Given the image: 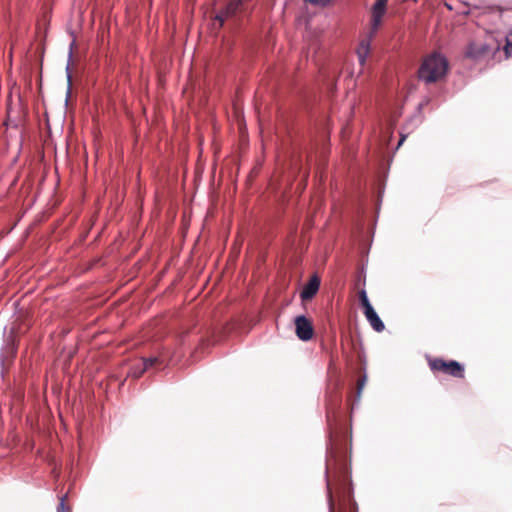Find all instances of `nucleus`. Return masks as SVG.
Listing matches in <instances>:
<instances>
[{
    "label": "nucleus",
    "instance_id": "obj_17",
    "mask_svg": "<svg viewBox=\"0 0 512 512\" xmlns=\"http://www.w3.org/2000/svg\"><path fill=\"white\" fill-rule=\"evenodd\" d=\"M332 502L331 496L329 495V503ZM332 510V504H330V511Z\"/></svg>",
    "mask_w": 512,
    "mask_h": 512
},
{
    "label": "nucleus",
    "instance_id": "obj_4",
    "mask_svg": "<svg viewBox=\"0 0 512 512\" xmlns=\"http://www.w3.org/2000/svg\"><path fill=\"white\" fill-rule=\"evenodd\" d=\"M432 370H440L454 377H463V367L456 361L445 362L440 359H436L430 362Z\"/></svg>",
    "mask_w": 512,
    "mask_h": 512
},
{
    "label": "nucleus",
    "instance_id": "obj_11",
    "mask_svg": "<svg viewBox=\"0 0 512 512\" xmlns=\"http://www.w3.org/2000/svg\"><path fill=\"white\" fill-rule=\"evenodd\" d=\"M359 299H360V302H361V305L363 306L364 308V311H367L368 309H371L373 308L369 299H368V296H367V293L365 290H361L359 292Z\"/></svg>",
    "mask_w": 512,
    "mask_h": 512
},
{
    "label": "nucleus",
    "instance_id": "obj_10",
    "mask_svg": "<svg viewBox=\"0 0 512 512\" xmlns=\"http://www.w3.org/2000/svg\"><path fill=\"white\" fill-rule=\"evenodd\" d=\"M159 361L160 360L158 357L142 358L140 360V365L143 366L145 370H148L152 366H154L156 363H158Z\"/></svg>",
    "mask_w": 512,
    "mask_h": 512
},
{
    "label": "nucleus",
    "instance_id": "obj_14",
    "mask_svg": "<svg viewBox=\"0 0 512 512\" xmlns=\"http://www.w3.org/2000/svg\"><path fill=\"white\" fill-rule=\"evenodd\" d=\"M505 53L508 57L512 56V41H510L509 39H507V43L505 46Z\"/></svg>",
    "mask_w": 512,
    "mask_h": 512
},
{
    "label": "nucleus",
    "instance_id": "obj_16",
    "mask_svg": "<svg viewBox=\"0 0 512 512\" xmlns=\"http://www.w3.org/2000/svg\"><path fill=\"white\" fill-rule=\"evenodd\" d=\"M405 138H406V136L401 134V138H400V141L398 143V147L402 145V143L404 142Z\"/></svg>",
    "mask_w": 512,
    "mask_h": 512
},
{
    "label": "nucleus",
    "instance_id": "obj_5",
    "mask_svg": "<svg viewBox=\"0 0 512 512\" xmlns=\"http://www.w3.org/2000/svg\"><path fill=\"white\" fill-rule=\"evenodd\" d=\"M294 322L295 332L300 340L308 341L313 337L312 323L304 315L297 316Z\"/></svg>",
    "mask_w": 512,
    "mask_h": 512
},
{
    "label": "nucleus",
    "instance_id": "obj_7",
    "mask_svg": "<svg viewBox=\"0 0 512 512\" xmlns=\"http://www.w3.org/2000/svg\"><path fill=\"white\" fill-rule=\"evenodd\" d=\"M319 286L320 280L316 276H313L301 291V299L310 300L313 298V296L317 293Z\"/></svg>",
    "mask_w": 512,
    "mask_h": 512
},
{
    "label": "nucleus",
    "instance_id": "obj_12",
    "mask_svg": "<svg viewBox=\"0 0 512 512\" xmlns=\"http://www.w3.org/2000/svg\"><path fill=\"white\" fill-rule=\"evenodd\" d=\"M366 381H367V377L366 375H364L363 377H361L358 381V385H357V398L359 399L360 396H361V393H362V390L366 384Z\"/></svg>",
    "mask_w": 512,
    "mask_h": 512
},
{
    "label": "nucleus",
    "instance_id": "obj_6",
    "mask_svg": "<svg viewBox=\"0 0 512 512\" xmlns=\"http://www.w3.org/2000/svg\"><path fill=\"white\" fill-rule=\"evenodd\" d=\"M490 53V48L483 42H471L466 50V56L473 59L479 60Z\"/></svg>",
    "mask_w": 512,
    "mask_h": 512
},
{
    "label": "nucleus",
    "instance_id": "obj_3",
    "mask_svg": "<svg viewBox=\"0 0 512 512\" xmlns=\"http://www.w3.org/2000/svg\"><path fill=\"white\" fill-rule=\"evenodd\" d=\"M246 0H228L225 8L216 14L213 25L220 28L229 18L236 16L244 9Z\"/></svg>",
    "mask_w": 512,
    "mask_h": 512
},
{
    "label": "nucleus",
    "instance_id": "obj_15",
    "mask_svg": "<svg viewBox=\"0 0 512 512\" xmlns=\"http://www.w3.org/2000/svg\"><path fill=\"white\" fill-rule=\"evenodd\" d=\"M57 510L58 512H70L69 509L65 507L64 498H61Z\"/></svg>",
    "mask_w": 512,
    "mask_h": 512
},
{
    "label": "nucleus",
    "instance_id": "obj_2",
    "mask_svg": "<svg viewBox=\"0 0 512 512\" xmlns=\"http://www.w3.org/2000/svg\"><path fill=\"white\" fill-rule=\"evenodd\" d=\"M448 70V61L440 53H433L427 56L418 71L419 79L427 84L442 79Z\"/></svg>",
    "mask_w": 512,
    "mask_h": 512
},
{
    "label": "nucleus",
    "instance_id": "obj_1",
    "mask_svg": "<svg viewBox=\"0 0 512 512\" xmlns=\"http://www.w3.org/2000/svg\"><path fill=\"white\" fill-rule=\"evenodd\" d=\"M387 2L388 0H376L372 7L371 25L368 37L359 43L356 51L361 67L365 65L367 57L369 56L371 39L376 35L382 23V18L386 13Z\"/></svg>",
    "mask_w": 512,
    "mask_h": 512
},
{
    "label": "nucleus",
    "instance_id": "obj_13",
    "mask_svg": "<svg viewBox=\"0 0 512 512\" xmlns=\"http://www.w3.org/2000/svg\"><path fill=\"white\" fill-rule=\"evenodd\" d=\"M5 351L7 352V357L9 355H13L15 353L16 348H15L13 340H11V342L8 340V343L5 347Z\"/></svg>",
    "mask_w": 512,
    "mask_h": 512
},
{
    "label": "nucleus",
    "instance_id": "obj_8",
    "mask_svg": "<svg viewBox=\"0 0 512 512\" xmlns=\"http://www.w3.org/2000/svg\"><path fill=\"white\" fill-rule=\"evenodd\" d=\"M364 314L367 321L375 331L382 332L384 330L385 325L378 316V314L376 313V311L374 310V308L364 311Z\"/></svg>",
    "mask_w": 512,
    "mask_h": 512
},
{
    "label": "nucleus",
    "instance_id": "obj_9",
    "mask_svg": "<svg viewBox=\"0 0 512 512\" xmlns=\"http://www.w3.org/2000/svg\"><path fill=\"white\" fill-rule=\"evenodd\" d=\"M146 370L140 365V361L135 363L129 372V375L133 378H139Z\"/></svg>",
    "mask_w": 512,
    "mask_h": 512
}]
</instances>
